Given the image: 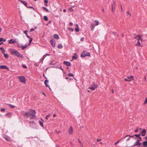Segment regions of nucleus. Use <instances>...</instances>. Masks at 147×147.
Listing matches in <instances>:
<instances>
[{
	"label": "nucleus",
	"mask_w": 147,
	"mask_h": 147,
	"mask_svg": "<svg viewBox=\"0 0 147 147\" xmlns=\"http://www.w3.org/2000/svg\"><path fill=\"white\" fill-rule=\"evenodd\" d=\"M24 115L26 118H30L31 119H34L35 115V111L33 110L30 109L28 111L26 112Z\"/></svg>",
	"instance_id": "1"
},
{
	"label": "nucleus",
	"mask_w": 147,
	"mask_h": 147,
	"mask_svg": "<svg viewBox=\"0 0 147 147\" xmlns=\"http://www.w3.org/2000/svg\"><path fill=\"white\" fill-rule=\"evenodd\" d=\"M11 54L13 55H15L17 57L23 58V57L22 55H20L19 52L15 50H11L10 51Z\"/></svg>",
	"instance_id": "2"
},
{
	"label": "nucleus",
	"mask_w": 147,
	"mask_h": 147,
	"mask_svg": "<svg viewBox=\"0 0 147 147\" xmlns=\"http://www.w3.org/2000/svg\"><path fill=\"white\" fill-rule=\"evenodd\" d=\"M81 56L82 57H85L86 56H90V54L89 52L84 51L81 53Z\"/></svg>",
	"instance_id": "3"
},
{
	"label": "nucleus",
	"mask_w": 147,
	"mask_h": 147,
	"mask_svg": "<svg viewBox=\"0 0 147 147\" xmlns=\"http://www.w3.org/2000/svg\"><path fill=\"white\" fill-rule=\"evenodd\" d=\"M17 78L19 79L20 82L25 83L26 81V78L23 76H19L17 77Z\"/></svg>",
	"instance_id": "4"
},
{
	"label": "nucleus",
	"mask_w": 147,
	"mask_h": 147,
	"mask_svg": "<svg viewBox=\"0 0 147 147\" xmlns=\"http://www.w3.org/2000/svg\"><path fill=\"white\" fill-rule=\"evenodd\" d=\"M98 87V86L95 83H94L93 84L92 86L88 88V89H91L92 90H94L96 88H97Z\"/></svg>",
	"instance_id": "5"
},
{
	"label": "nucleus",
	"mask_w": 147,
	"mask_h": 147,
	"mask_svg": "<svg viewBox=\"0 0 147 147\" xmlns=\"http://www.w3.org/2000/svg\"><path fill=\"white\" fill-rule=\"evenodd\" d=\"M94 23H92L91 25L92 28L94 27L95 26H97L99 24L98 21L96 20H95L94 21Z\"/></svg>",
	"instance_id": "6"
},
{
	"label": "nucleus",
	"mask_w": 147,
	"mask_h": 147,
	"mask_svg": "<svg viewBox=\"0 0 147 147\" xmlns=\"http://www.w3.org/2000/svg\"><path fill=\"white\" fill-rule=\"evenodd\" d=\"M127 78H128V79L125 78L124 79V80L125 81L130 82L132 80H134V77L133 76H131L130 77H127Z\"/></svg>",
	"instance_id": "7"
},
{
	"label": "nucleus",
	"mask_w": 147,
	"mask_h": 147,
	"mask_svg": "<svg viewBox=\"0 0 147 147\" xmlns=\"http://www.w3.org/2000/svg\"><path fill=\"white\" fill-rule=\"evenodd\" d=\"M73 127L72 126H70L68 130V133L70 135H71L73 134Z\"/></svg>",
	"instance_id": "8"
},
{
	"label": "nucleus",
	"mask_w": 147,
	"mask_h": 147,
	"mask_svg": "<svg viewBox=\"0 0 147 147\" xmlns=\"http://www.w3.org/2000/svg\"><path fill=\"white\" fill-rule=\"evenodd\" d=\"M0 68L1 69H5L8 70L9 68L6 66L5 65H1L0 66Z\"/></svg>",
	"instance_id": "9"
},
{
	"label": "nucleus",
	"mask_w": 147,
	"mask_h": 147,
	"mask_svg": "<svg viewBox=\"0 0 147 147\" xmlns=\"http://www.w3.org/2000/svg\"><path fill=\"white\" fill-rule=\"evenodd\" d=\"M50 43L51 45L53 47H55V41L53 40H51L50 41Z\"/></svg>",
	"instance_id": "10"
},
{
	"label": "nucleus",
	"mask_w": 147,
	"mask_h": 147,
	"mask_svg": "<svg viewBox=\"0 0 147 147\" xmlns=\"http://www.w3.org/2000/svg\"><path fill=\"white\" fill-rule=\"evenodd\" d=\"M142 36H140L139 35H137L136 36H135L134 37V38H135L137 40H138V41H139L140 40H142V39L141 38V37Z\"/></svg>",
	"instance_id": "11"
},
{
	"label": "nucleus",
	"mask_w": 147,
	"mask_h": 147,
	"mask_svg": "<svg viewBox=\"0 0 147 147\" xmlns=\"http://www.w3.org/2000/svg\"><path fill=\"white\" fill-rule=\"evenodd\" d=\"M63 64L68 66H71V63L69 62L64 61L63 62Z\"/></svg>",
	"instance_id": "12"
},
{
	"label": "nucleus",
	"mask_w": 147,
	"mask_h": 147,
	"mask_svg": "<svg viewBox=\"0 0 147 147\" xmlns=\"http://www.w3.org/2000/svg\"><path fill=\"white\" fill-rule=\"evenodd\" d=\"M141 144V143H140L139 140H138L135 143L133 146H135L136 145L140 146Z\"/></svg>",
	"instance_id": "13"
},
{
	"label": "nucleus",
	"mask_w": 147,
	"mask_h": 147,
	"mask_svg": "<svg viewBox=\"0 0 147 147\" xmlns=\"http://www.w3.org/2000/svg\"><path fill=\"white\" fill-rule=\"evenodd\" d=\"M15 40L13 39H11L9 41V44H13L16 42Z\"/></svg>",
	"instance_id": "14"
},
{
	"label": "nucleus",
	"mask_w": 147,
	"mask_h": 147,
	"mask_svg": "<svg viewBox=\"0 0 147 147\" xmlns=\"http://www.w3.org/2000/svg\"><path fill=\"white\" fill-rule=\"evenodd\" d=\"M74 55L72 56V59H76L77 58V56L78 55L76 53H75L74 54Z\"/></svg>",
	"instance_id": "15"
},
{
	"label": "nucleus",
	"mask_w": 147,
	"mask_h": 147,
	"mask_svg": "<svg viewBox=\"0 0 147 147\" xmlns=\"http://www.w3.org/2000/svg\"><path fill=\"white\" fill-rule=\"evenodd\" d=\"M25 6L27 7V3L26 2L23 1H20Z\"/></svg>",
	"instance_id": "16"
},
{
	"label": "nucleus",
	"mask_w": 147,
	"mask_h": 147,
	"mask_svg": "<svg viewBox=\"0 0 147 147\" xmlns=\"http://www.w3.org/2000/svg\"><path fill=\"white\" fill-rule=\"evenodd\" d=\"M47 55H50L49 54H46L44 56H43V57H42V58L41 59V60L42 61H42H43L44 59L47 56Z\"/></svg>",
	"instance_id": "17"
},
{
	"label": "nucleus",
	"mask_w": 147,
	"mask_h": 147,
	"mask_svg": "<svg viewBox=\"0 0 147 147\" xmlns=\"http://www.w3.org/2000/svg\"><path fill=\"white\" fill-rule=\"evenodd\" d=\"M53 36L56 39H58L59 38V36L57 34H55Z\"/></svg>",
	"instance_id": "18"
},
{
	"label": "nucleus",
	"mask_w": 147,
	"mask_h": 147,
	"mask_svg": "<svg viewBox=\"0 0 147 147\" xmlns=\"http://www.w3.org/2000/svg\"><path fill=\"white\" fill-rule=\"evenodd\" d=\"M44 5L46 6H48L47 3H48V1L47 0H44Z\"/></svg>",
	"instance_id": "19"
},
{
	"label": "nucleus",
	"mask_w": 147,
	"mask_h": 147,
	"mask_svg": "<svg viewBox=\"0 0 147 147\" xmlns=\"http://www.w3.org/2000/svg\"><path fill=\"white\" fill-rule=\"evenodd\" d=\"M78 142H79V143L80 144V145L81 147H84L83 146L80 140L79 139H78Z\"/></svg>",
	"instance_id": "20"
},
{
	"label": "nucleus",
	"mask_w": 147,
	"mask_h": 147,
	"mask_svg": "<svg viewBox=\"0 0 147 147\" xmlns=\"http://www.w3.org/2000/svg\"><path fill=\"white\" fill-rule=\"evenodd\" d=\"M143 145L144 146V147H146V146H147V141L143 142Z\"/></svg>",
	"instance_id": "21"
},
{
	"label": "nucleus",
	"mask_w": 147,
	"mask_h": 147,
	"mask_svg": "<svg viewBox=\"0 0 147 147\" xmlns=\"http://www.w3.org/2000/svg\"><path fill=\"white\" fill-rule=\"evenodd\" d=\"M42 8L45 11H46L47 12H49V10L47 9L46 7H42Z\"/></svg>",
	"instance_id": "22"
},
{
	"label": "nucleus",
	"mask_w": 147,
	"mask_h": 147,
	"mask_svg": "<svg viewBox=\"0 0 147 147\" xmlns=\"http://www.w3.org/2000/svg\"><path fill=\"white\" fill-rule=\"evenodd\" d=\"M141 135V134H135V136H136L137 137L139 138H140V140L141 141V138L140 137V136Z\"/></svg>",
	"instance_id": "23"
},
{
	"label": "nucleus",
	"mask_w": 147,
	"mask_h": 147,
	"mask_svg": "<svg viewBox=\"0 0 147 147\" xmlns=\"http://www.w3.org/2000/svg\"><path fill=\"white\" fill-rule=\"evenodd\" d=\"M11 113H8L6 114V116L8 117H9L11 115Z\"/></svg>",
	"instance_id": "24"
},
{
	"label": "nucleus",
	"mask_w": 147,
	"mask_h": 147,
	"mask_svg": "<svg viewBox=\"0 0 147 147\" xmlns=\"http://www.w3.org/2000/svg\"><path fill=\"white\" fill-rule=\"evenodd\" d=\"M48 82V81L47 80H45V84L46 86L47 87L49 86L47 84Z\"/></svg>",
	"instance_id": "25"
},
{
	"label": "nucleus",
	"mask_w": 147,
	"mask_h": 147,
	"mask_svg": "<svg viewBox=\"0 0 147 147\" xmlns=\"http://www.w3.org/2000/svg\"><path fill=\"white\" fill-rule=\"evenodd\" d=\"M112 12H113L114 11V10L115 9V7H114V6L113 5V4H112Z\"/></svg>",
	"instance_id": "26"
},
{
	"label": "nucleus",
	"mask_w": 147,
	"mask_h": 147,
	"mask_svg": "<svg viewBox=\"0 0 147 147\" xmlns=\"http://www.w3.org/2000/svg\"><path fill=\"white\" fill-rule=\"evenodd\" d=\"M63 47V46L61 44H59L58 46V48L59 49H61Z\"/></svg>",
	"instance_id": "27"
},
{
	"label": "nucleus",
	"mask_w": 147,
	"mask_h": 147,
	"mask_svg": "<svg viewBox=\"0 0 147 147\" xmlns=\"http://www.w3.org/2000/svg\"><path fill=\"white\" fill-rule=\"evenodd\" d=\"M39 123L40 125L42 127H43V122L41 121H39Z\"/></svg>",
	"instance_id": "28"
},
{
	"label": "nucleus",
	"mask_w": 147,
	"mask_h": 147,
	"mask_svg": "<svg viewBox=\"0 0 147 147\" xmlns=\"http://www.w3.org/2000/svg\"><path fill=\"white\" fill-rule=\"evenodd\" d=\"M44 20L45 21H47L48 20V18L46 16H44Z\"/></svg>",
	"instance_id": "29"
},
{
	"label": "nucleus",
	"mask_w": 147,
	"mask_h": 147,
	"mask_svg": "<svg viewBox=\"0 0 147 147\" xmlns=\"http://www.w3.org/2000/svg\"><path fill=\"white\" fill-rule=\"evenodd\" d=\"M4 56L6 58H7L8 57V55L7 54L4 53Z\"/></svg>",
	"instance_id": "30"
},
{
	"label": "nucleus",
	"mask_w": 147,
	"mask_h": 147,
	"mask_svg": "<svg viewBox=\"0 0 147 147\" xmlns=\"http://www.w3.org/2000/svg\"><path fill=\"white\" fill-rule=\"evenodd\" d=\"M50 116H51V114L50 113L48 115H47L46 116V119H48V118H49V117H50Z\"/></svg>",
	"instance_id": "31"
},
{
	"label": "nucleus",
	"mask_w": 147,
	"mask_h": 147,
	"mask_svg": "<svg viewBox=\"0 0 147 147\" xmlns=\"http://www.w3.org/2000/svg\"><path fill=\"white\" fill-rule=\"evenodd\" d=\"M28 47V45H26L25 46H23L22 47V50H24L26 48Z\"/></svg>",
	"instance_id": "32"
},
{
	"label": "nucleus",
	"mask_w": 147,
	"mask_h": 147,
	"mask_svg": "<svg viewBox=\"0 0 147 147\" xmlns=\"http://www.w3.org/2000/svg\"><path fill=\"white\" fill-rule=\"evenodd\" d=\"M6 40L5 39H4L3 38H0V42H1V41H6Z\"/></svg>",
	"instance_id": "33"
},
{
	"label": "nucleus",
	"mask_w": 147,
	"mask_h": 147,
	"mask_svg": "<svg viewBox=\"0 0 147 147\" xmlns=\"http://www.w3.org/2000/svg\"><path fill=\"white\" fill-rule=\"evenodd\" d=\"M146 130L145 129H143L142 130V131H141V133H144L146 134Z\"/></svg>",
	"instance_id": "34"
},
{
	"label": "nucleus",
	"mask_w": 147,
	"mask_h": 147,
	"mask_svg": "<svg viewBox=\"0 0 147 147\" xmlns=\"http://www.w3.org/2000/svg\"><path fill=\"white\" fill-rule=\"evenodd\" d=\"M67 75L70 77H73L74 76V75L72 74H69Z\"/></svg>",
	"instance_id": "35"
},
{
	"label": "nucleus",
	"mask_w": 147,
	"mask_h": 147,
	"mask_svg": "<svg viewBox=\"0 0 147 147\" xmlns=\"http://www.w3.org/2000/svg\"><path fill=\"white\" fill-rule=\"evenodd\" d=\"M136 45H138L139 46H141V44H140V42L139 41H138V43L136 44Z\"/></svg>",
	"instance_id": "36"
},
{
	"label": "nucleus",
	"mask_w": 147,
	"mask_h": 147,
	"mask_svg": "<svg viewBox=\"0 0 147 147\" xmlns=\"http://www.w3.org/2000/svg\"><path fill=\"white\" fill-rule=\"evenodd\" d=\"M69 11L70 12L73 11H74V9L72 8H69Z\"/></svg>",
	"instance_id": "37"
},
{
	"label": "nucleus",
	"mask_w": 147,
	"mask_h": 147,
	"mask_svg": "<svg viewBox=\"0 0 147 147\" xmlns=\"http://www.w3.org/2000/svg\"><path fill=\"white\" fill-rule=\"evenodd\" d=\"M147 103V97L146 98L144 104L145 105Z\"/></svg>",
	"instance_id": "38"
},
{
	"label": "nucleus",
	"mask_w": 147,
	"mask_h": 147,
	"mask_svg": "<svg viewBox=\"0 0 147 147\" xmlns=\"http://www.w3.org/2000/svg\"><path fill=\"white\" fill-rule=\"evenodd\" d=\"M69 30L72 32H73L74 30L73 28H68Z\"/></svg>",
	"instance_id": "39"
},
{
	"label": "nucleus",
	"mask_w": 147,
	"mask_h": 147,
	"mask_svg": "<svg viewBox=\"0 0 147 147\" xmlns=\"http://www.w3.org/2000/svg\"><path fill=\"white\" fill-rule=\"evenodd\" d=\"M5 138L7 141H9L10 140L9 138V137Z\"/></svg>",
	"instance_id": "40"
},
{
	"label": "nucleus",
	"mask_w": 147,
	"mask_h": 147,
	"mask_svg": "<svg viewBox=\"0 0 147 147\" xmlns=\"http://www.w3.org/2000/svg\"><path fill=\"white\" fill-rule=\"evenodd\" d=\"M75 30L76 32H78L79 31V28H75Z\"/></svg>",
	"instance_id": "41"
},
{
	"label": "nucleus",
	"mask_w": 147,
	"mask_h": 147,
	"mask_svg": "<svg viewBox=\"0 0 147 147\" xmlns=\"http://www.w3.org/2000/svg\"><path fill=\"white\" fill-rule=\"evenodd\" d=\"M141 133V135H142V136H144L146 135V134L144 133Z\"/></svg>",
	"instance_id": "42"
},
{
	"label": "nucleus",
	"mask_w": 147,
	"mask_h": 147,
	"mask_svg": "<svg viewBox=\"0 0 147 147\" xmlns=\"http://www.w3.org/2000/svg\"><path fill=\"white\" fill-rule=\"evenodd\" d=\"M22 67L23 68H27V67L24 65H22Z\"/></svg>",
	"instance_id": "43"
},
{
	"label": "nucleus",
	"mask_w": 147,
	"mask_h": 147,
	"mask_svg": "<svg viewBox=\"0 0 147 147\" xmlns=\"http://www.w3.org/2000/svg\"><path fill=\"white\" fill-rule=\"evenodd\" d=\"M120 140H119V141H118L117 142H116L115 144V145H116L119 142H120Z\"/></svg>",
	"instance_id": "44"
},
{
	"label": "nucleus",
	"mask_w": 147,
	"mask_h": 147,
	"mask_svg": "<svg viewBox=\"0 0 147 147\" xmlns=\"http://www.w3.org/2000/svg\"><path fill=\"white\" fill-rule=\"evenodd\" d=\"M5 109H1V111H5Z\"/></svg>",
	"instance_id": "45"
},
{
	"label": "nucleus",
	"mask_w": 147,
	"mask_h": 147,
	"mask_svg": "<svg viewBox=\"0 0 147 147\" xmlns=\"http://www.w3.org/2000/svg\"><path fill=\"white\" fill-rule=\"evenodd\" d=\"M127 15H129V17L130 16H131V14L129 13V11H127Z\"/></svg>",
	"instance_id": "46"
},
{
	"label": "nucleus",
	"mask_w": 147,
	"mask_h": 147,
	"mask_svg": "<svg viewBox=\"0 0 147 147\" xmlns=\"http://www.w3.org/2000/svg\"><path fill=\"white\" fill-rule=\"evenodd\" d=\"M34 29H33V28H32L31 29H30V32H32L34 30Z\"/></svg>",
	"instance_id": "47"
},
{
	"label": "nucleus",
	"mask_w": 147,
	"mask_h": 147,
	"mask_svg": "<svg viewBox=\"0 0 147 147\" xmlns=\"http://www.w3.org/2000/svg\"><path fill=\"white\" fill-rule=\"evenodd\" d=\"M138 128H137L136 130H135V132L136 133L138 132Z\"/></svg>",
	"instance_id": "48"
},
{
	"label": "nucleus",
	"mask_w": 147,
	"mask_h": 147,
	"mask_svg": "<svg viewBox=\"0 0 147 147\" xmlns=\"http://www.w3.org/2000/svg\"><path fill=\"white\" fill-rule=\"evenodd\" d=\"M101 140V139H97V142H99Z\"/></svg>",
	"instance_id": "49"
},
{
	"label": "nucleus",
	"mask_w": 147,
	"mask_h": 147,
	"mask_svg": "<svg viewBox=\"0 0 147 147\" xmlns=\"http://www.w3.org/2000/svg\"><path fill=\"white\" fill-rule=\"evenodd\" d=\"M5 50H3L2 51V53L3 54H4V53H5Z\"/></svg>",
	"instance_id": "50"
},
{
	"label": "nucleus",
	"mask_w": 147,
	"mask_h": 147,
	"mask_svg": "<svg viewBox=\"0 0 147 147\" xmlns=\"http://www.w3.org/2000/svg\"><path fill=\"white\" fill-rule=\"evenodd\" d=\"M27 32H28L27 30H25V31H24V33H25V34H26V33H27Z\"/></svg>",
	"instance_id": "51"
},
{
	"label": "nucleus",
	"mask_w": 147,
	"mask_h": 147,
	"mask_svg": "<svg viewBox=\"0 0 147 147\" xmlns=\"http://www.w3.org/2000/svg\"><path fill=\"white\" fill-rule=\"evenodd\" d=\"M29 7V8H32L34 10V8L32 7V6H30V7Z\"/></svg>",
	"instance_id": "52"
},
{
	"label": "nucleus",
	"mask_w": 147,
	"mask_h": 147,
	"mask_svg": "<svg viewBox=\"0 0 147 147\" xmlns=\"http://www.w3.org/2000/svg\"><path fill=\"white\" fill-rule=\"evenodd\" d=\"M84 38L82 37V38H81V40H81V41H83V40H84Z\"/></svg>",
	"instance_id": "53"
},
{
	"label": "nucleus",
	"mask_w": 147,
	"mask_h": 147,
	"mask_svg": "<svg viewBox=\"0 0 147 147\" xmlns=\"http://www.w3.org/2000/svg\"><path fill=\"white\" fill-rule=\"evenodd\" d=\"M32 38H31L30 39V41H29V42H30V43H31V42H32Z\"/></svg>",
	"instance_id": "54"
},
{
	"label": "nucleus",
	"mask_w": 147,
	"mask_h": 147,
	"mask_svg": "<svg viewBox=\"0 0 147 147\" xmlns=\"http://www.w3.org/2000/svg\"><path fill=\"white\" fill-rule=\"evenodd\" d=\"M70 25L71 26H72V25H73V23H72V22H70Z\"/></svg>",
	"instance_id": "55"
},
{
	"label": "nucleus",
	"mask_w": 147,
	"mask_h": 147,
	"mask_svg": "<svg viewBox=\"0 0 147 147\" xmlns=\"http://www.w3.org/2000/svg\"><path fill=\"white\" fill-rule=\"evenodd\" d=\"M0 49L1 50H2V51H3L4 50L3 48H2V47L0 48Z\"/></svg>",
	"instance_id": "56"
},
{
	"label": "nucleus",
	"mask_w": 147,
	"mask_h": 147,
	"mask_svg": "<svg viewBox=\"0 0 147 147\" xmlns=\"http://www.w3.org/2000/svg\"><path fill=\"white\" fill-rule=\"evenodd\" d=\"M63 11L64 12H66V10L65 9H63Z\"/></svg>",
	"instance_id": "57"
},
{
	"label": "nucleus",
	"mask_w": 147,
	"mask_h": 147,
	"mask_svg": "<svg viewBox=\"0 0 147 147\" xmlns=\"http://www.w3.org/2000/svg\"><path fill=\"white\" fill-rule=\"evenodd\" d=\"M121 10L123 11V10L122 7V6L121 5Z\"/></svg>",
	"instance_id": "58"
},
{
	"label": "nucleus",
	"mask_w": 147,
	"mask_h": 147,
	"mask_svg": "<svg viewBox=\"0 0 147 147\" xmlns=\"http://www.w3.org/2000/svg\"><path fill=\"white\" fill-rule=\"evenodd\" d=\"M76 28H78V24H76Z\"/></svg>",
	"instance_id": "59"
},
{
	"label": "nucleus",
	"mask_w": 147,
	"mask_h": 147,
	"mask_svg": "<svg viewBox=\"0 0 147 147\" xmlns=\"http://www.w3.org/2000/svg\"><path fill=\"white\" fill-rule=\"evenodd\" d=\"M56 116V115L55 114H54L53 115V117H55V116Z\"/></svg>",
	"instance_id": "60"
},
{
	"label": "nucleus",
	"mask_w": 147,
	"mask_h": 147,
	"mask_svg": "<svg viewBox=\"0 0 147 147\" xmlns=\"http://www.w3.org/2000/svg\"><path fill=\"white\" fill-rule=\"evenodd\" d=\"M129 139H130V138H127V141H128L129 140Z\"/></svg>",
	"instance_id": "61"
},
{
	"label": "nucleus",
	"mask_w": 147,
	"mask_h": 147,
	"mask_svg": "<svg viewBox=\"0 0 147 147\" xmlns=\"http://www.w3.org/2000/svg\"><path fill=\"white\" fill-rule=\"evenodd\" d=\"M112 93H114V90L113 89L112 90Z\"/></svg>",
	"instance_id": "62"
},
{
	"label": "nucleus",
	"mask_w": 147,
	"mask_h": 147,
	"mask_svg": "<svg viewBox=\"0 0 147 147\" xmlns=\"http://www.w3.org/2000/svg\"><path fill=\"white\" fill-rule=\"evenodd\" d=\"M42 94H43L45 96H46V95H45V94L43 92V93H42Z\"/></svg>",
	"instance_id": "63"
},
{
	"label": "nucleus",
	"mask_w": 147,
	"mask_h": 147,
	"mask_svg": "<svg viewBox=\"0 0 147 147\" xmlns=\"http://www.w3.org/2000/svg\"><path fill=\"white\" fill-rule=\"evenodd\" d=\"M11 107H13V108H14L15 107V106H13V105H12L11 106Z\"/></svg>",
	"instance_id": "64"
}]
</instances>
